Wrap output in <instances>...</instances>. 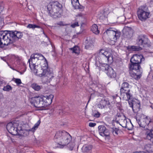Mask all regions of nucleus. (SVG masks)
I'll list each match as a JSON object with an SVG mask.
<instances>
[{
  "label": "nucleus",
  "instance_id": "39448f33",
  "mask_svg": "<svg viewBox=\"0 0 153 153\" xmlns=\"http://www.w3.org/2000/svg\"><path fill=\"white\" fill-rule=\"evenodd\" d=\"M41 69L42 70V73L36 75L41 77L42 81L43 83H46L50 82V79L53 76L51 73L50 70L47 62L45 63L44 65H41Z\"/></svg>",
  "mask_w": 153,
  "mask_h": 153
},
{
  "label": "nucleus",
  "instance_id": "a878e982",
  "mask_svg": "<svg viewBox=\"0 0 153 153\" xmlns=\"http://www.w3.org/2000/svg\"><path fill=\"white\" fill-rule=\"evenodd\" d=\"M91 30L93 33L96 34H97L100 33V30H98V26L95 24L92 25L91 28Z\"/></svg>",
  "mask_w": 153,
  "mask_h": 153
},
{
  "label": "nucleus",
  "instance_id": "412c9836",
  "mask_svg": "<svg viewBox=\"0 0 153 153\" xmlns=\"http://www.w3.org/2000/svg\"><path fill=\"white\" fill-rule=\"evenodd\" d=\"M109 67H111V66L106 63H100L99 65L100 70L104 71L105 73L108 70V69L109 68Z\"/></svg>",
  "mask_w": 153,
  "mask_h": 153
},
{
  "label": "nucleus",
  "instance_id": "9b49d317",
  "mask_svg": "<svg viewBox=\"0 0 153 153\" xmlns=\"http://www.w3.org/2000/svg\"><path fill=\"white\" fill-rule=\"evenodd\" d=\"M139 126L144 128L145 130H150L153 128V121L147 117L141 120Z\"/></svg>",
  "mask_w": 153,
  "mask_h": 153
},
{
  "label": "nucleus",
  "instance_id": "c9c22d12",
  "mask_svg": "<svg viewBox=\"0 0 153 153\" xmlns=\"http://www.w3.org/2000/svg\"><path fill=\"white\" fill-rule=\"evenodd\" d=\"M12 89L11 86L9 85H7L5 86H4L3 88V90L5 91H11Z\"/></svg>",
  "mask_w": 153,
  "mask_h": 153
},
{
  "label": "nucleus",
  "instance_id": "774afa93",
  "mask_svg": "<svg viewBox=\"0 0 153 153\" xmlns=\"http://www.w3.org/2000/svg\"><path fill=\"white\" fill-rule=\"evenodd\" d=\"M152 78H153V76H152Z\"/></svg>",
  "mask_w": 153,
  "mask_h": 153
},
{
  "label": "nucleus",
  "instance_id": "dca6fc26",
  "mask_svg": "<svg viewBox=\"0 0 153 153\" xmlns=\"http://www.w3.org/2000/svg\"><path fill=\"white\" fill-rule=\"evenodd\" d=\"M10 32L11 33L12 39L15 41L21 38L23 36L22 33L20 31L11 30Z\"/></svg>",
  "mask_w": 153,
  "mask_h": 153
},
{
  "label": "nucleus",
  "instance_id": "2eb2a0df",
  "mask_svg": "<svg viewBox=\"0 0 153 153\" xmlns=\"http://www.w3.org/2000/svg\"><path fill=\"white\" fill-rule=\"evenodd\" d=\"M32 54L34 55L35 58L36 59H38L39 62L41 61L40 65L41 67V65H44L46 62H47V63H48L46 59L42 54L35 53H33Z\"/></svg>",
  "mask_w": 153,
  "mask_h": 153
},
{
  "label": "nucleus",
  "instance_id": "69168bd1",
  "mask_svg": "<svg viewBox=\"0 0 153 153\" xmlns=\"http://www.w3.org/2000/svg\"><path fill=\"white\" fill-rule=\"evenodd\" d=\"M123 127H125V128H127V126H126H126H122Z\"/></svg>",
  "mask_w": 153,
  "mask_h": 153
},
{
  "label": "nucleus",
  "instance_id": "f704fd0d",
  "mask_svg": "<svg viewBox=\"0 0 153 153\" xmlns=\"http://www.w3.org/2000/svg\"><path fill=\"white\" fill-rule=\"evenodd\" d=\"M140 103L136 104L135 103V105L134 106V113L136 111H138L140 110Z\"/></svg>",
  "mask_w": 153,
  "mask_h": 153
},
{
  "label": "nucleus",
  "instance_id": "aec40b11",
  "mask_svg": "<svg viewBox=\"0 0 153 153\" xmlns=\"http://www.w3.org/2000/svg\"><path fill=\"white\" fill-rule=\"evenodd\" d=\"M85 48L87 49L90 50L93 48V42L91 39H87L85 42Z\"/></svg>",
  "mask_w": 153,
  "mask_h": 153
},
{
  "label": "nucleus",
  "instance_id": "338daca9",
  "mask_svg": "<svg viewBox=\"0 0 153 153\" xmlns=\"http://www.w3.org/2000/svg\"><path fill=\"white\" fill-rule=\"evenodd\" d=\"M116 122H117V123H119L118 121H116Z\"/></svg>",
  "mask_w": 153,
  "mask_h": 153
},
{
  "label": "nucleus",
  "instance_id": "6e6d98bb",
  "mask_svg": "<svg viewBox=\"0 0 153 153\" xmlns=\"http://www.w3.org/2000/svg\"><path fill=\"white\" fill-rule=\"evenodd\" d=\"M34 27H35V28H41V27L40 26H39V25H34Z\"/></svg>",
  "mask_w": 153,
  "mask_h": 153
},
{
  "label": "nucleus",
  "instance_id": "20e7f679",
  "mask_svg": "<svg viewBox=\"0 0 153 153\" xmlns=\"http://www.w3.org/2000/svg\"><path fill=\"white\" fill-rule=\"evenodd\" d=\"M47 7L48 13L51 17L56 18L60 16V11L62 10V6L58 1H50Z\"/></svg>",
  "mask_w": 153,
  "mask_h": 153
},
{
  "label": "nucleus",
  "instance_id": "b1692460",
  "mask_svg": "<svg viewBox=\"0 0 153 153\" xmlns=\"http://www.w3.org/2000/svg\"><path fill=\"white\" fill-rule=\"evenodd\" d=\"M123 35L125 38L129 39L132 36L131 31L126 29L124 30L123 31Z\"/></svg>",
  "mask_w": 153,
  "mask_h": 153
},
{
  "label": "nucleus",
  "instance_id": "13d9d810",
  "mask_svg": "<svg viewBox=\"0 0 153 153\" xmlns=\"http://www.w3.org/2000/svg\"><path fill=\"white\" fill-rule=\"evenodd\" d=\"M1 59L5 61H6V60L4 59V57H1Z\"/></svg>",
  "mask_w": 153,
  "mask_h": 153
},
{
  "label": "nucleus",
  "instance_id": "f8f14e48",
  "mask_svg": "<svg viewBox=\"0 0 153 153\" xmlns=\"http://www.w3.org/2000/svg\"><path fill=\"white\" fill-rule=\"evenodd\" d=\"M99 55L102 58H104L109 63L113 61V56L110 52L101 49L99 50Z\"/></svg>",
  "mask_w": 153,
  "mask_h": 153
},
{
  "label": "nucleus",
  "instance_id": "c756f323",
  "mask_svg": "<svg viewBox=\"0 0 153 153\" xmlns=\"http://www.w3.org/2000/svg\"><path fill=\"white\" fill-rule=\"evenodd\" d=\"M92 146L91 145L84 146L82 148V149L84 152H88L91 150Z\"/></svg>",
  "mask_w": 153,
  "mask_h": 153
},
{
  "label": "nucleus",
  "instance_id": "ddd939ff",
  "mask_svg": "<svg viewBox=\"0 0 153 153\" xmlns=\"http://www.w3.org/2000/svg\"><path fill=\"white\" fill-rule=\"evenodd\" d=\"M98 131L102 137H107L109 139L110 138V133L109 130L106 128L104 125L99 126L98 127Z\"/></svg>",
  "mask_w": 153,
  "mask_h": 153
},
{
  "label": "nucleus",
  "instance_id": "4d7b16f0",
  "mask_svg": "<svg viewBox=\"0 0 153 153\" xmlns=\"http://www.w3.org/2000/svg\"><path fill=\"white\" fill-rule=\"evenodd\" d=\"M3 80H1L0 79V86L3 84Z\"/></svg>",
  "mask_w": 153,
  "mask_h": 153
},
{
  "label": "nucleus",
  "instance_id": "423d86ee",
  "mask_svg": "<svg viewBox=\"0 0 153 153\" xmlns=\"http://www.w3.org/2000/svg\"><path fill=\"white\" fill-rule=\"evenodd\" d=\"M130 90L129 88V85L127 82H124L121 85L120 89V94L122 96L124 97L126 96L127 97V100H129L132 98V94L130 93ZM124 97H123V98Z\"/></svg>",
  "mask_w": 153,
  "mask_h": 153
},
{
  "label": "nucleus",
  "instance_id": "7c9ffc66",
  "mask_svg": "<svg viewBox=\"0 0 153 153\" xmlns=\"http://www.w3.org/2000/svg\"><path fill=\"white\" fill-rule=\"evenodd\" d=\"M30 131L29 130H22V129L20 131V133H21V135L23 137H26L29 135V131Z\"/></svg>",
  "mask_w": 153,
  "mask_h": 153
},
{
  "label": "nucleus",
  "instance_id": "3c124183",
  "mask_svg": "<svg viewBox=\"0 0 153 153\" xmlns=\"http://www.w3.org/2000/svg\"><path fill=\"white\" fill-rule=\"evenodd\" d=\"M112 97L113 100H115L117 97H119L117 94H116L115 95L112 96Z\"/></svg>",
  "mask_w": 153,
  "mask_h": 153
},
{
  "label": "nucleus",
  "instance_id": "052dcab7",
  "mask_svg": "<svg viewBox=\"0 0 153 153\" xmlns=\"http://www.w3.org/2000/svg\"><path fill=\"white\" fill-rule=\"evenodd\" d=\"M79 19H82V16H80L79 17Z\"/></svg>",
  "mask_w": 153,
  "mask_h": 153
},
{
  "label": "nucleus",
  "instance_id": "ea45409f",
  "mask_svg": "<svg viewBox=\"0 0 153 153\" xmlns=\"http://www.w3.org/2000/svg\"><path fill=\"white\" fill-rule=\"evenodd\" d=\"M13 79L14 80V82L15 83H16L17 85H19L21 83H22V82L20 79H18V78H13Z\"/></svg>",
  "mask_w": 153,
  "mask_h": 153
},
{
  "label": "nucleus",
  "instance_id": "4be33fe9",
  "mask_svg": "<svg viewBox=\"0 0 153 153\" xmlns=\"http://www.w3.org/2000/svg\"><path fill=\"white\" fill-rule=\"evenodd\" d=\"M5 33H6L5 30L0 31V47L1 48L4 47V45H9V43H6L5 42L4 43L3 42H2L3 36L4 35Z\"/></svg>",
  "mask_w": 153,
  "mask_h": 153
},
{
  "label": "nucleus",
  "instance_id": "a19ab883",
  "mask_svg": "<svg viewBox=\"0 0 153 153\" xmlns=\"http://www.w3.org/2000/svg\"><path fill=\"white\" fill-rule=\"evenodd\" d=\"M100 114L98 111H97L96 113L93 112L92 115L94 117L97 118H98L100 117Z\"/></svg>",
  "mask_w": 153,
  "mask_h": 153
},
{
  "label": "nucleus",
  "instance_id": "6e6552de",
  "mask_svg": "<svg viewBox=\"0 0 153 153\" xmlns=\"http://www.w3.org/2000/svg\"><path fill=\"white\" fill-rule=\"evenodd\" d=\"M34 54H32L28 62L29 63V66L31 70H33V72L35 74H37L38 70L36 69V66L40 64V62H39L38 59L35 58Z\"/></svg>",
  "mask_w": 153,
  "mask_h": 153
},
{
  "label": "nucleus",
  "instance_id": "603ef678",
  "mask_svg": "<svg viewBox=\"0 0 153 153\" xmlns=\"http://www.w3.org/2000/svg\"><path fill=\"white\" fill-rule=\"evenodd\" d=\"M4 22L3 18L0 17V24H1Z\"/></svg>",
  "mask_w": 153,
  "mask_h": 153
},
{
  "label": "nucleus",
  "instance_id": "e433bc0d",
  "mask_svg": "<svg viewBox=\"0 0 153 153\" xmlns=\"http://www.w3.org/2000/svg\"><path fill=\"white\" fill-rule=\"evenodd\" d=\"M128 102L130 107L132 108L133 111L134 112L135 111L134 106L135 105V102L132 100L131 101H128Z\"/></svg>",
  "mask_w": 153,
  "mask_h": 153
},
{
  "label": "nucleus",
  "instance_id": "cd10ccee",
  "mask_svg": "<svg viewBox=\"0 0 153 153\" xmlns=\"http://www.w3.org/2000/svg\"><path fill=\"white\" fill-rule=\"evenodd\" d=\"M152 144H148L145 146L147 151L149 152H153V142Z\"/></svg>",
  "mask_w": 153,
  "mask_h": 153
},
{
  "label": "nucleus",
  "instance_id": "8fccbe9b",
  "mask_svg": "<svg viewBox=\"0 0 153 153\" xmlns=\"http://www.w3.org/2000/svg\"><path fill=\"white\" fill-rule=\"evenodd\" d=\"M108 106V108L110 110H111L112 109L113 107L112 105L110 104V102H109V104H107V105Z\"/></svg>",
  "mask_w": 153,
  "mask_h": 153
},
{
  "label": "nucleus",
  "instance_id": "393cba45",
  "mask_svg": "<svg viewBox=\"0 0 153 153\" xmlns=\"http://www.w3.org/2000/svg\"><path fill=\"white\" fill-rule=\"evenodd\" d=\"M71 3L75 9H81L78 0H71Z\"/></svg>",
  "mask_w": 153,
  "mask_h": 153
},
{
  "label": "nucleus",
  "instance_id": "a18cd8bd",
  "mask_svg": "<svg viewBox=\"0 0 153 153\" xmlns=\"http://www.w3.org/2000/svg\"><path fill=\"white\" fill-rule=\"evenodd\" d=\"M116 105L118 109L120 110L121 109V104L120 102H117L116 104Z\"/></svg>",
  "mask_w": 153,
  "mask_h": 153
},
{
  "label": "nucleus",
  "instance_id": "72a5a7b5",
  "mask_svg": "<svg viewBox=\"0 0 153 153\" xmlns=\"http://www.w3.org/2000/svg\"><path fill=\"white\" fill-rule=\"evenodd\" d=\"M107 13H106L105 11H103L102 14L100 16V19L101 20H105L107 18Z\"/></svg>",
  "mask_w": 153,
  "mask_h": 153
},
{
  "label": "nucleus",
  "instance_id": "2f4dec72",
  "mask_svg": "<svg viewBox=\"0 0 153 153\" xmlns=\"http://www.w3.org/2000/svg\"><path fill=\"white\" fill-rule=\"evenodd\" d=\"M147 139L150 140L152 142H153V134L152 131L148 133L146 136Z\"/></svg>",
  "mask_w": 153,
  "mask_h": 153
},
{
  "label": "nucleus",
  "instance_id": "680f3d73",
  "mask_svg": "<svg viewBox=\"0 0 153 153\" xmlns=\"http://www.w3.org/2000/svg\"><path fill=\"white\" fill-rule=\"evenodd\" d=\"M117 116L118 117H120L121 116L120 115V114H119L118 115V114H117Z\"/></svg>",
  "mask_w": 153,
  "mask_h": 153
},
{
  "label": "nucleus",
  "instance_id": "4c0bfd02",
  "mask_svg": "<svg viewBox=\"0 0 153 153\" xmlns=\"http://www.w3.org/2000/svg\"><path fill=\"white\" fill-rule=\"evenodd\" d=\"M66 146H67L71 150H72L74 147V143L71 142V141L69 142L68 144H67Z\"/></svg>",
  "mask_w": 153,
  "mask_h": 153
},
{
  "label": "nucleus",
  "instance_id": "e2e57ef3",
  "mask_svg": "<svg viewBox=\"0 0 153 153\" xmlns=\"http://www.w3.org/2000/svg\"><path fill=\"white\" fill-rule=\"evenodd\" d=\"M84 23H82L81 24V27H81L82 26V25L84 24Z\"/></svg>",
  "mask_w": 153,
  "mask_h": 153
},
{
  "label": "nucleus",
  "instance_id": "c03bdc74",
  "mask_svg": "<svg viewBox=\"0 0 153 153\" xmlns=\"http://www.w3.org/2000/svg\"><path fill=\"white\" fill-rule=\"evenodd\" d=\"M4 8V4L3 2H0V13L2 12Z\"/></svg>",
  "mask_w": 153,
  "mask_h": 153
},
{
  "label": "nucleus",
  "instance_id": "c85d7f7f",
  "mask_svg": "<svg viewBox=\"0 0 153 153\" xmlns=\"http://www.w3.org/2000/svg\"><path fill=\"white\" fill-rule=\"evenodd\" d=\"M31 87L35 90L36 91H39L42 88V86L38 85L36 83H33L31 85Z\"/></svg>",
  "mask_w": 153,
  "mask_h": 153
},
{
  "label": "nucleus",
  "instance_id": "79ce46f5",
  "mask_svg": "<svg viewBox=\"0 0 153 153\" xmlns=\"http://www.w3.org/2000/svg\"><path fill=\"white\" fill-rule=\"evenodd\" d=\"M78 23H79L77 22H74L72 23L71 24V26L72 27L74 28L76 27L79 26V24Z\"/></svg>",
  "mask_w": 153,
  "mask_h": 153
},
{
  "label": "nucleus",
  "instance_id": "37998d69",
  "mask_svg": "<svg viewBox=\"0 0 153 153\" xmlns=\"http://www.w3.org/2000/svg\"><path fill=\"white\" fill-rule=\"evenodd\" d=\"M119 130V129L117 128L113 127L112 128V131L113 134H114V133L116 135H118V131Z\"/></svg>",
  "mask_w": 153,
  "mask_h": 153
},
{
  "label": "nucleus",
  "instance_id": "bf43d9fd",
  "mask_svg": "<svg viewBox=\"0 0 153 153\" xmlns=\"http://www.w3.org/2000/svg\"><path fill=\"white\" fill-rule=\"evenodd\" d=\"M95 65L96 67H98L99 68V66L98 65L97 62H96L95 63Z\"/></svg>",
  "mask_w": 153,
  "mask_h": 153
},
{
  "label": "nucleus",
  "instance_id": "f257e3e1",
  "mask_svg": "<svg viewBox=\"0 0 153 153\" xmlns=\"http://www.w3.org/2000/svg\"><path fill=\"white\" fill-rule=\"evenodd\" d=\"M144 60V58L141 54H134L130 59L128 65L130 75L136 80L139 79L142 76L143 70L140 64Z\"/></svg>",
  "mask_w": 153,
  "mask_h": 153
},
{
  "label": "nucleus",
  "instance_id": "864d4df0",
  "mask_svg": "<svg viewBox=\"0 0 153 153\" xmlns=\"http://www.w3.org/2000/svg\"><path fill=\"white\" fill-rule=\"evenodd\" d=\"M92 95V94H91L90 96L88 97V101L87 103V105L88 104V103L91 100V96Z\"/></svg>",
  "mask_w": 153,
  "mask_h": 153
},
{
  "label": "nucleus",
  "instance_id": "1a4fd4ad",
  "mask_svg": "<svg viewBox=\"0 0 153 153\" xmlns=\"http://www.w3.org/2000/svg\"><path fill=\"white\" fill-rule=\"evenodd\" d=\"M137 42L139 45L143 47H149L151 45L149 43V40L147 36L144 34H140L138 36L137 39Z\"/></svg>",
  "mask_w": 153,
  "mask_h": 153
},
{
  "label": "nucleus",
  "instance_id": "7ed1b4c3",
  "mask_svg": "<svg viewBox=\"0 0 153 153\" xmlns=\"http://www.w3.org/2000/svg\"><path fill=\"white\" fill-rule=\"evenodd\" d=\"M72 139L71 135L64 131H57L54 137L55 141L59 145L57 147L62 148L71 142Z\"/></svg>",
  "mask_w": 153,
  "mask_h": 153
},
{
  "label": "nucleus",
  "instance_id": "4468645a",
  "mask_svg": "<svg viewBox=\"0 0 153 153\" xmlns=\"http://www.w3.org/2000/svg\"><path fill=\"white\" fill-rule=\"evenodd\" d=\"M137 14L139 19L142 21H145L149 18L150 13L147 12L142 9H139L137 12Z\"/></svg>",
  "mask_w": 153,
  "mask_h": 153
},
{
  "label": "nucleus",
  "instance_id": "5fc2aeb1",
  "mask_svg": "<svg viewBox=\"0 0 153 153\" xmlns=\"http://www.w3.org/2000/svg\"><path fill=\"white\" fill-rule=\"evenodd\" d=\"M136 119L137 120V122L138 123V124H139V125H140V123L141 121V120L139 119H137V118H136Z\"/></svg>",
  "mask_w": 153,
  "mask_h": 153
},
{
  "label": "nucleus",
  "instance_id": "9d476101",
  "mask_svg": "<svg viewBox=\"0 0 153 153\" xmlns=\"http://www.w3.org/2000/svg\"><path fill=\"white\" fill-rule=\"evenodd\" d=\"M106 34L108 36H110L109 39H118L121 35V32L115 28L110 27L104 33L105 35Z\"/></svg>",
  "mask_w": 153,
  "mask_h": 153
},
{
  "label": "nucleus",
  "instance_id": "f3484780",
  "mask_svg": "<svg viewBox=\"0 0 153 153\" xmlns=\"http://www.w3.org/2000/svg\"><path fill=\"white\" fill-rule=\"evenodd\" d=\"M6 33H4V35L3 36V40L2 42L4 41L3 42H5V41H6L7 42H8L9 45L10 44V41L12 39L11 33L10 32L11 31H7L5 30Z\"/></svg>",
  "mask_w": 153,
  "mask_h": 153
},
{
  "label": "nucleus",
  "instance_id": "bb28decb",
  "mask_svg": "<svg viewBox=\"0 0 153 153\" xmlns=\"http://www.w3.org/2000/svg\"><path fill=\"white\" fill-rule=\"evenodd\" d=\"M70 49L72 51L73 53L79 54L80 53L79 48L77 46H75L73 48H71Z\"/></svg>",
  "mask_w": 153,
  "mask_h": 153
},
{
  "label": "nucleus",
  "instance_id": "5701e85b",
  "mask_svg": "<svg viewBox=\"0 0 153 153\" xmlns=\"http://www.w3.org/2000/svg\"><path fill=\"white\" fill-rule=\"evenodd\" d=\"M127 49L129 51H139L142 50V48L139 46L134 45L128 46L127 47Z\"/></svg>",
  "mask_w": 153,
  "mask_h": 153
},
{
  "label": "nucleus",
  "instance_id": "0e129e2a",
  "mask_svg": "<svg viewBox=\"0 0 153 153\" xmlns=\"http://www.w3.org/2000/svg\"><path fill=\"white\" fill-rule=\"evenodd\" d=\"M48 153H54L53 152H48Z\"/></svg>",
  "mask_w": 153,
  "mask_h": 153
},
{
  "label": "nucleus",
  "instance_id": "473e14b6",
  "mask_svg": "<svg viewBox=\"0 0 153 153\" xmlns=\"http://www.w3.org/2000/svg\"><path fill=\"white\" fill-rule=\"evenodd\" d=\"M40 123V121L39 120L34 125L33 127L32 128L29 129V131H31L33 132H34L35 130L38 128Z\"/></svg>",
  "mask_w": 153,
  "mask_h": 153
},
{
  "label": "nucleus",
  "instance_id": "f03ea898",
  "mask_svg": "<svg viewBox=\"0 0 153 153\" xmlns=\"http://www.w3.org/2000/svg\"><path fill=\"white\" fill-rule=\"evenodd\" d=\"M53 97L52 94L42 97L36 96L30 99V101L35 107L39 108V110H43L47 109L46 108L51 103Z\"/></svg>",
  "mask_w": 153,
  "mask_h": 153
},
{
  "label": "nucleus",
  "instance_id": "a211bd4d",
  "mask_svg": "<svg viewBox=\"0 0 153 153\" xmlns=\"http://www.w3.org/2000/svg\"><path fill=\"white\" fill-rule=\"evenodd\" d=\"M107 104H109V101L108 99H102L98 104L97 106L98 108L102 109L105 108Z\"/></svg>",
  "mask_w": 153,
  "mask_h": 153
},
{
  "label": "nucleus",
  "instance_id": "58836bf2",
  "mask_svg": "<svg viewBox=\"0 0 153 153\" xmlns=\"http://www.w3.org/2000/svg\"><path fill=\"white\" fill-rule=\"evenodd\" d=\"M22 67V68L24 69L23 70H22L19 71H18V72H19L21 74H23L26 70V65L24 63L23 64Z\"/></svg>",
  "mask_w": 153,
  "mask_h": 153
},
{
  "label": "nucleus",
  "instance_id": "de8ad7c7",
  "mask_svg": "<svg viewBox=\"0 0 153 153\" xmlns=\"http://www.w3.org/2000/svg\"><path fill=\"white\" fill-rule=\"evenodd\" d=\"M59 114L62 115L63 114H64L65 113V111L64 110L62 109H60L59 110Z\"/></svg>",
  "mask_w": 153,
  "mask_h": 153
},
{
  "label": "nucleus",
  "instance_id": "0eeeda50",
  "mask_svg": "<svg viewBox=\"0 0 153 153\" xmlns=\"http://www.w3.org/2000/svg\"><path fill=\"white\" fill-rule=\"evenodd\" d=\"M7 129L9 133L14 135L19 134L22 128L16 123H13L10 122L7 125Z\"/></svg>",
  "mask_w": 153,
  "mask_h": 153
},
{
  "label": "nucleus",
  "instance_id": "49530a36",
  "mask_svg": "<svg viewBox=\"0 0 153 153\" xmlns=\"http://www.w3.org/2000/svg\"><path fill=\"white\" fill-rule=\"evenodd\" d=\"M27 27L29 28L34 29L35 28L34 24H29Z\"/></svg>",
  "mask_w": 153,
  "mask_h": 153
},
{
  "label": "nucleus",
  "instance_id": "6ab92c4d",
  "mask_svg": "<svg viewBox=\"0 0 153 153\" xmlns=\"http://www.w3.org/2000/svg\"><path fill=\"white\" fill-rule=\"evenodd\" d=\"M105 73L110 78L114 79L116 76V72L111 67H109V68L107 71H106Z\"/></svg>",
  "mask_w": 153,
  "mask_h": 153
},
{
  "label": "nucleus",
  "instance_id": "09e8293b",
  "mask_svg": "<svg viewBox=\"0 0 153 153\" xmlns=\"http://www.w3.org/2000/svg\"><path fill=\"white\" fill-rule=\"evenodd\" d=\"M96 125V123H90L89 124V126L91 127H94Z\"/></svg>",
  "mask_w": 153,
  "mask_h": 153
}]
</instances>
